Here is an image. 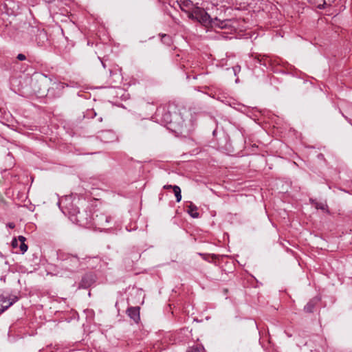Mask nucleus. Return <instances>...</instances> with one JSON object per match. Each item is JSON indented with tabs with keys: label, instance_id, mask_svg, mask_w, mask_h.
<instances>
[{
	"label": "nucleus",
	"instance_id": "1",
	"mask_svg": "<svg viewBox=\"0 0 352 352\" xmlns=\"http://www.w3.org/2000/svg\"><path fill=\"white\" fill-rule=\"evenodd\" d=\"M188 18L197 21L204 25H211L221 29L226 28L228 21H220L217 18L212 19L210 16L201 8L196 6L191 12H189Z\"/></svg>",
	"mask_w": 352,
	"mask_h": 352
},
{
	"label": "nucleus",
	"instance_id": "2",
	"mask_svg": "<svg viewBox=\"0 0 352 352\" xmlns=\"http://www.w3.org/2000/svg\"><path fill=\"white\" fill-rule=\"evenodd\" d=\"M57 256L62 262V267L69 272L76 271L81 265V261L76 255L58 252Z\"/></svg>",
	"mask_w": 352,
	"mask_h": 352
},
{
	"label": "nucleus",
	"instance_id": "3",
	"mask_svg": "<svg viewBox=\"0 0 352 352\" xmlns=\"http://www.w3.org/2000/svg\"><path fill=\"white\" fill-rule=\"evenodd\" d=\"M92 219L94 225L100 229H105L111 221V217L104 213L96 214Z\"/></svg>",
	"mask_w": 352,
	"mask_h": 352
},
{
	"label": "nucleus",
	"instance_id": "4",
	"mask_svg": "<svg viewBox=\"0 0 352 352\" xmlns=\"http://www.w3.org/2000/svg\"><path fill=\"white\" fill-rule=\"evenodd\" d=\"M18 300L19 298L15 295L9 296L8 297L0 296V302L2 306L1 309H3L4 311Z\"/></svg>",
	"mask_w": 352,
	"mask_h": 352
},
{
	"label": "nucleus",
	"instance_id": "5",
	"mask_svg": "<svg viewBox=\"0 0 352 352\" xmlns=\"http://www.w3.org/2000/svg\"><path fill=\"white\" fill-rule=\"evenodd\" d=\"M96 281V276L92 273L85 274L80 283L79 287L87 289L91 287Z\"/></svg>",
	"mask_w": 352,
	"mask_h": 352
},
{
	"label": "nucleus",
	"instance_id": "6",
	"mask_svg": "<svg viewBox=\"0 0 352 352\" xmlns=\"http://www.w3.org/2000/svg\"><path fill=\"white\" fill-rule=\"evenodd\" d=\"M177 3L181 10L187 12L188 15L189 12H191L193 8L196 7L190 0H177Z\"/></svg>",
	"mask_w": 352,
	"mask_h": 352
},
{
	"label": "nucleus",
	"instance_id": "7",
	"mask_svg": "<svg viewBox=\"0 0 352 352\" xmlns=\"http://www.w3.org/2000/svg\"><path fill=\"white\" fill-rule=\"evenodd\" d=\"M310 4L319 9L331 6L335 0H307Z\"/></svg>",
	"mask_w": 352,
	"mask_h": 352
},
{
	"label": "nucleus",
	"instance_id": "8",
	"mask_svg": "<svg viewBox=\"0 0 352 352\" xmlns=\"http://www.w3.org/2000/svg\"><path fill=\"white\" fill-rule=\"evenodd\" d=\"M126 313L128 316L136 323L140 320V307H129Z\"/></svg>",
	"mask_w": 352,
	"mask_h": 352
},
{
	"label": "nucleus",
	"instance_id": "9",
	"mask_svg": "<svg viewBox=\"0 0 352 352\" xmlns=\"http://www.w3.org/2000/svg\"><path fill=\"white\" fill-rule=\"evenodd\" d=\"M100 133V138L104 142H112L116 139V135L111 130L101 131Z\"/></svg>",
	"mask_w": 352,
	"mask_h": 352
},
{
	"label": "nucleus",
	"instance_id": "10",
	"mask_svg": "<svg viewBox=\"0 0 352 352\" xmlns=\"http://www.w3.org/2000/svg\"><path fill=\"white\" fill-rule=\"evenodd\" d=\"M319 300H320V299L318 298H314L311 299L307 303V305L304 307L305 312L309 313V314L314 312L315 307Z\"/></svg>",
	"mask_w": 352,
	"mask_h": 352
},
{
	"label": "nucleus",
	"instance_id": "11",
	"mask_svg": "<svg viewBox=\"0 0 352 352\" xmlns=\"http://www.w3.org/2000/svg\"><path fill=\"white\" fill-rule=\"evenodd\" d=\"M187 212L192 218H198L199 217V213L197 212V207L194 204H191L188 206Z\"/></svg>",
	"mask_w": 352,
	"mask_h": 352
},
{
	"label": "nucleus",
	"instance_id": "12",
	"mask_svg": "<svg viewBox=\"0 0 352 352\" xmlns=\"http://www.w3.org/2000/svg\"><path fill=\"white\" fill-rule=\"evenodd\" d=\"M26 239L23 236H19V241L20 242V245H19V248L20 249L21 253L24 254L28 250V245L25 243Z\"/></svg>",
	"mask_w": 352,
	"mask_h": 352
},
{
	"label": "nucleus",
	"instance_id": "13",
	"mask_svg": "<svg viewBox=\"0 0 352 352\" xmlns=\"http://www.w3.org/2000/svg\"><path fill=\"white\" fill-rule=\"evenodd\" d=\"M343 117L349 122L352 121V105L348 107L346 110H344V113H342Z\"/></svg>",
	"mask_w": 352,
	"mask_h": 352
},
{
	"label": "nucleus",
	"instance_id": "14",
	"mask_svg": "<svg viewBox=\"0 0 352 352\" xmlns=\"http://www.w3.org/2000/svg\"><path fill=\"white\" fill-rule=\"evenodd\" d=\"M162 42L167 46H170L173 43L172 37L168 34H161Z\"/></svg>",
	"mask_w": 352,
	"mask_h": 352
},
{
	"label": "nucleus",
	"instance_id": "15",
	"mask_svg": "<svg viewBox=\"0 0 352 352\" xmlns=\"http://www.w3.org/2000/svg\"><path fill=\"white\" fill-rule=\"evenodd\" d=\"M173 190L175 194L177 202H179L182 199L181 189L178 186H173Z\"/></svg>",
	"mask_w": 352,
	"mask_h": 352
},
{
	"label": "nucleus",
	"instance_id": "16",
	"mask_svg": "<svg viewBox=\"0 0 352 352\" xmlns=\"http://www.w3.org/2000/svg\"><path fill=\"white\" fill-rule=\"evenodd\" d=\"M186 352H205V349L203 346L195 345L190 347Z\"/></svg>",
	"mask_w": 352,
	"mask_h": 352
},
{
	"label": "nucleus",
	"instance_id": "17",
	"mask_svg": "<svg viewBox=\"0 0 352 352\" xmlns=\"http://www.w3.org/2000/svg\"><path fill=\"white\" fill-rule=\"evenodd\" d=\"M163 122L168 124L172 122L171 115L169 112H166L163 116Z\"/></svg>",
	"mask_w": 352,
	"mask_h": 352
},
{
	"label": "nucleus",
	"instance_id": "18",
	"mask_svg": "<svg viewBox=\"0 0 352 352\" xmlns=\"http://www.w3.org/2000/svg\"><path fill=\"white\" fill-rule=\"evenodd\" d=\"M82 217H83V214L80 213V212H78L77 215H76V220L80 225H85L87 223H84L83 221L82 220Z\"/></svg>",
	"mask_w": 352,
	"mask_h": 352
},
{
	"label": "nucleus",
	"instance_id": "19",
	"mask_svg": "<svg viewBox=\"0 0 352 352\" xmlns=\"http://www.w3.org/2000/svg\"><path fill=\"white\" fill-rule=\"evenodd\" d=\"M256 58L257 59V61L260 64H263L264 65H266V63L265 61L267 59V58H265L264 56H262L261 55H258V56H256Z\"/></svg>",
	"mask_w": 352,
	"mask_h": 352
},
{
	"label": "nucleus",
	"instance_id": "20",
	"mask_svg": "<svg viewBox=\"0 0 352 352\" xmlns=\"http://www.w3.org/2000/svg\"><path fill=\"white\" fill-rule=\"evenodd\" d=\"M198 255H199L200 256H201V258H202L204 260L207 261H209L208 258H209L210 256H212V258H213V257H215V255H214V254L210 255V254H204V253H198Z\"/></svg>",
	"mask_w": 352,
	"mask_h": 352
},
{
	"label": "nucleus",
	"instance_id": "21",
	"mask_svg": "<svg viewBox=\"0 0 352 352\" xmlns=\"http://www.w3.org/2000/svg\"><path fill=\"white\" fill-rule=\"evenodd\" d=\"M19 239H13V240L12 241V246L13 248H16L19 247Z\"/></svg>",
	"mask_w": 352,
	"mask_h": 352
},
{
	"label": "nucleus",
	"instance_id": "22",
	"mask_svg": "<svg viewBox=\"0 0 352 352\" xmlns=\"http://www.w3.org/2000/svg\"><path fill=\"white\" fill-rule=\"evenodd\" d=\"M16 58H17V59H18L19 60H21V61H22V60H25L26 59V56H25L24 54H19L17 55V57H16Z\"/></svg>",
	"mask_w": 352,
	"mask_h": 352
},
{
	"label": "nucleus",
	"instance_id": "23",
	"mask_svg": "<svg viewBox=\"0 0 352 352\" xmlns=\"http://www.w3.org/2000/svg\"><path fill=\"white\" fill-rule=\"evenodd\" d=\"M39 37H41L43 38H46V34L43 32V31H41L38 35Z\"/></svg>",
	"mask_w": 352,
	"mask_h": 352
},
{
	"label": "nucleus",
	"instance_id": "24",
	"mask_svg": "<svg viewBox=\"0 0 352 352\" xmlns=\"http://www.w3.org/2000/svg\"><path fill=\"white\" fill-rule=\"evenodd\" d=\"M326 207H327L326 205H324V204H318L317 206V208H320L321 210H325Z\"/></svg>",
	"mask_w": 352,
	"mask_h": 352
},
{
	"label": "nucleus",
	"instance_id": "25",
	"mask_svg": "<svg viewBox=\"0 0 352 352\" xmlns=\"http://www.w3.org/2000/svg\"><path fill=\"white\" fill-rule=\"evenodd\" d=\"M173 186L172 185H165L164 186V188L165 189H169V188H173Z\"/></svg>",
	"mask_w": 352,
	"mask_h": 352
},
{
	"label": "nucleus",
	"instance_id": "26",
	"mask_svg": "<svg viewBox=\"0 0 352 352\" xmlns=\"http://www.w3.org/2000/svg\"><path fill=\"white\" fill-rule=\"evenodd\" d=\"M3 312V309H0V314Z\"/></svg>",
	"mask_w": 352,
	"mask_h": 352
},
{
	"label": "nucleus",
	"instance_id": "27",
	"mask_svg": "<svg viewBox=\"0 0 352 352\" xmlns=\"http://www.w3.org/2000/svg\"><path fill=\"white\" fill-rule=\"evenodd\" d=\"M102 66H103L104 67H105V64H104L103 62H102Z\"/></svg>",
	"mask_w": 352,
	"mask_h": 352
},
{
	"label": "nucleus",
	"instance_id": "28",
	"mask_svg": "<svg viewBox=\"0 0 352 352\" xmlns=\"http://www.w3.org/2000/svg\"><path fill=\"white\" fill-rule=\"evenodd\" d=\"M99 121H100V122H102V118H99Z\"/></svg>",
	"mask_w": 352,
	"mask_h": 352
},
{
	"label": "nucleus",
	"instance_id": "29",
	"mask_svg": "<svg viewBox=\"0 0 352 352\" xmlns=\"http://www.w3.org/2000/svg\"><path fill=\"white\" fill-rule=\"evenodd\" d=\"M10 228H14V226H13V225H12V224H10Z\"/></svg>",
	"mask_w": 352,
	"mask_h": 352
}]
</instances>
